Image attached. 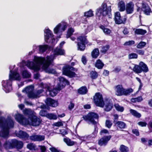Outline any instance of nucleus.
Listing matches in <instances>:
<instances>
[{
	"mask_svg": "<svg viewBox=\"0 0 152 152\" xmlns=\"http://www.w3.org/2000/svg\"><path fill=\"white\" fill-rule=\"evenodd\" d=\"M93 12L92 10H89L87 12L84 13V16H86L87 17H90L93 16Z\"/></svg>",
	"mask_w": 152,
	"mask_h": 152,
	"instance_id": "51",
	"label": "nucleus"
},
{
	"mask_svg": "<svg viewBox=\"0 0 152 152\" xmlns=\"http://www.w3.org/2000/svg\"><path fill=\"white\" fill-rule=\"evenodd\" d=\"M130 113H131L134 116L137 118H140L141 116V114L137 112L136 110L131 109L130 110Z\"/></svg>",
	"mask_w": 152,
	"mask_h": 152,
	"instance_id": "35",
	"label": "nucleus"
},
{
	"mask_svg": "<svg viewBox=\"0 0 152 152\" xmlns=\"http://www.w3.org/2000/svg\"><path fill=\"white\" fill-rule=\"evenodd\" d=\"M45 103L47 105L53 107H57L58 104L57 101L50 98H47Z\"/></svg>",
	"mask_w": 152,
	"mask_h": 152,
	"instance_id": "18",
	"label": "nucleus"
},
{
	"mask_svg": "<svg viewBox=\"0 0 152 152\" xmlns=\"http://www.w3.org/2000/svg\"><path fill=\"white\" fill-rule=\"evenodd\" d=\"M110 48L109 45H106L105 46H103L102 48V50H100L101 53L104 54H105Z\"/></svg>",
	"mask_w": 152,
	"mask_h": 152,
	"instance_id": "47",
	"label": "nucleus"
},
{
	"mask_svg": "<svg viewBox=\"0 0 152 152\" xmlns=\"http://www.w3.org/2000/svg\"><path fill=\"white\" fill-rule=\"evenodd\" d=\"M93 101L96 106L103 107L104 105L102 95L99 92L95 93L93 96Z\"/></svg>",
	"mask_w": 152,
	"mask_h": 152,
	"instance_id": "8",
	"label": "nucleus"
},
{
	"mask_svg": "<svg viewBox=\"0 0 152 152\" xmlns=\"http://www.w3.org/2000/svg\"><path fill=\"white\" fill-rule=\"evenodd\" d=\"M115 109L118 111L122 112L124 110V108L122 106H120L118 104H115L114 105Z\"/></svg>",
	"mask_w": 152,
	"mask_h": 152,
	"instance_id": "41",
	"label": "nucleus"
},
{
	"mask_svg": "<svg viewBox=\"0 0 152 152\" xmlns=\"http://www.w3.org/2000/svg\"><path fill=\"white\" fill-rule=\"evenodd\" d=\"M53 35L52 32L49 28L46 29L45 31L44 37L45 40V42L48 43V41L49 39L50 38H51V43L52 45L54 44L56 39L53 37Z\"/></svg>",
	"mask_w": 152,
	"mask_h": 152,
	"instance_id": "10",
	"label": "nucleus"
},
{
	"mask_svg": "<svg viewBox=\"0 0 152 152\" xmlns=\"http://www.w3.org/2000/svg\"><path fill=\"white\" fill-rule=\"evenodd\" d=\"M83 118L85 121H88L94 125H97V122L95 119H98L99 116L98 114L94 112H90L86 115H83Z\"/></svg>",
	"mask_w": 152,
	"mask_h": 152,
	"instance_id": "6",
	"label": "nucleus"
},
{
	"mask_svg": "<svg viewBox=\"0 0 152 152\" xmlns=\"http://www.w3.org/2000/svg\"><path fill=\"white\" fill-rule=\"evenodd\" d=\"M71 68H74L69 65L64 66L63 69V74L64 75L66 76L69 72L71 71L70 69H71Z\"/></svg>",
	"mask_w": 152,
	"mask_h": 152,
	"instance_id": "29",
	"label": "nucleus"
},
{
	"mask_svg": "<svg viewBox=\"0 0 152 152\" xmlns=\"http://www.w3.org/2000/svg\"><path fill=\"white\" fill-rule=\"evenodd\" d=\"M45 137L44 136L37 135V141H42L44 140Z\"/></svg>",
	"mask_w": 152,
	"mask_h": 152,
	"instance_id": "59",
	"label": "nucleus"
},
{
	"mask_svg": "<svg viewBox=\"0 0 152 152\" xmlns=\"http://www.w3.org/2000/svg\"><path fill=\"white\" fill-rule=\"evenodd\" d=\"M138 124L141 127H145L146 126L147 123L145 122L140 121L138 123Z\"/></svg>",
	"mask_w": 152,
	"mask_h": 152,
	"instance_id": "60",
	"label": "nucleus"
},
{
	"mask_svg": "<svg viewBox=\"0 0 152 152\" xmlns=\"http://www.w3.org/2000/svg\"><path fill=\"white\" fill-rule=\"evenodd\" d=\"M61 30L62 31H64L66 28L67 24L65 22H62L61 23Z\"/></svg>",
	"mask_w": 152,
	"mask_h": 152,
	"instance_id": "56",
	"label": "nucleus"
},
{
	"mask_svg": "<svg viewBox=\"0 0 152 152\" xmlns=\"http://www.w3.org/2000/svg\"><path fill=\"white\" fill-rule=\"evenodd\" d=\"M81 61L84 65H86L87 64V60L86 58V56H83L81 59Z\"/></svg>",
	"mask_w": 152,
	"mask_h": 152,
	"instance_id": "63",
	"label": "nucleus"
},
{
	"mask_svg": "<svg viewBox=\"0 0 152 152\" xmlns=\"http://www.w3.org/2000/svg\"><path fill=\"white\" fill-rule=\"evenodd\" d=\"M40 149L41 152H46V148L44 145H40Z\"/></svg>",
	"mask_w": 152,
	"mask_h": 152,
	"instance_id": "64",
	"label": "nucleus"
},
{
	"mask_svg": "<svg viewBox=\"0 0 152 152\" xmlns=\"http://www.w3.org/2000/svg\"><path fill=\"white\" fill-rule=\"evenodd\" d=\"M147 32L146 30L140 28L136 29L134 31L135 34L137 35H143Z\"/></svg>",
	"mask_w": 152,
	"mask_h": 152,
	"instance_id": "33",
	"label": "nucleus"
},
{
	"mask_svg": "<svg viewBox=\"0 0 152 152\" xmlns=\"http://www.w3.org/2000/svg\"><path fill=\"white\" fill-rule=\"evenodd\" d=\"M48 45H40L39 46V51L40 52L44 53L48 48Z\"/></svg>",
	"mask_w": 152,
	"mask_h": 152,
	"instance_id": "37",
	"label": "nucleus"
},
{
	"mask_svg": "<svg viewBox=\"0 0 152 152\" xmlns=\"http://www.w3.org/2000/svg\"><path fill=\"white\" fill-rule=\"evenodd\" d=\"M133 70L137 74L140 73L142 72L146 73L149 70L147 65L142 61L140 62L139 65H135Z\"/></svg>",
	"mask_w": 152,
	"mask_h": 152,
	"instance_id": "7",
	"label": "nucleus"
},
{
	"mask_svg": "<svg viewBox=\"0 0 152 152\" xmlns=\"http://www.w3.org/2000/svg\"><path fill=\"white\" fill-rule=\"evenodd\" d=\"M132 132L137 136H139L140 135V133L138 130L136 129H132Z\"/></svg>",
	"mask_w": 152,
	"mask_h": 152,
	"instance_id": "62",
	"label": "nucleus"
},
{
	"mask_svg": "<svg viewBox=\"0 0 152 152\" xmlns=\"http://www.w3.org/2000/svg\"><path fill=\"white\" fill-rule=\"evenodd\" d=\"M60 83L58 84V87H60L61 89L65 87L66 85H69V81L65 78L61 77L59 78Z\"/></svg>",
	"mask_w": 152,
	"mask_h": 152,
	"instance_id": "14",
	"label": "nucleus"
},
{
	"mask_svg": "<svg viewBox=\"0 0 152 152\" xmlns=\"http://www.w3.org/2000/svg\"><path fill=\"white\" fill-rule=\"evenodd\" d=\"M135 43L134 41L132 40H129L128 41L126 42L124 44V45L126 46H131L134 45Z\"/></svg>",
	"mask_w": 152,
	"mask_h": 152,
	"instance_id": "58",
	"label": "nucleus"
},
{
	"mask_svg": "<svg viewBox=\"0 0 152 152\" xmlns=\"http://www.w3.org/2000/svg\"><path fill=\"white\" fill-rule=\"evenodd\" d=\"M99 55V50L98 48L94 49L91 52L92 57L94 59L97 58Z\"/></svg>",
	"mask_w": 152,
	"mask_h": 152,
	"instance_id": "25",
	"label": "nucleus"
},
{
	"mask_svg": "<svg viewBox=\"0 0 152 152\" xmlns=\"http://www.w3.org/2000/svg\"><path fill=\"white\" fill-rule=\"evenodd\" d=\"M65 54L64 50L61 48L56 49L54 50V54L55 55H64Z\"/></svg>",
	"mask_w": 152,
	"mask_h": 152,
	"instance_id": "30",
	"label": "nucleus"
},
{
	"mask_svg": "<svg viewBox=\"0 0 152 152\" xmlns=\"http://www.w3.org/2000/svg\"><path fill=\"white\" fill-rule=\"evenodd\" d=\"M54 125L57 127L62 126L63 125L62 122L61 121H58L54 123Z\"/></svg>",
	"mask_w": 152,
	"mask_h": 152,
	"instance_id": "61",
	"label": "nucleus"
},
{
	"mask_svg": "<svg viewBox=\"0 0 152 152\" xmlns=\"http://www.w3.org/2000/svg\"><path fill=\"white\" fill-rule=\"evenodd\" d=\"M23 113L25 116L28 117L27 119H28L34 115L33 112L28 109H25L23 110Z\"/></svg>",
	"mask_w": 152,
	"mask_h": 152,
	"instance_id": "22",
	"label": "nucleus"
},
{
	"mask_svg": "<svg viewBox=\"0 0 152 152\" xmlns=\"http://www.w3.org/2000/svg\"><path fill=\"white\" fill-rule=\"evenodd\" d=\"M40 87L43 89H46V93H48V91L50 89V88L51 86L50 84L44 83L42 82L40 83Z\"/></svg>",
	"mask_w": 152,
	"mask_h": 152,
	"instance_id": "32",
	"label": "nucleus"
},
{
	"mask_svg": "<svg viewBox=\"0 0 152 152\" xmlns=\"http://www.w3.org/2000/svg\"><path fill=\"white\" fill-rule=\"evenodd\" d=\"M99 134L103 136H104L105 134H109V132L106 129H103L101 130L99 133Z\"/></svg>",
	"mask_w": 152,
	"mask_h": 152,
	"instance_id": "53",
	"label": "nucleus"
},
{
	"mask_svg": "<svg viewBox=\"0 0 152 152\" xmlns=\"http://www.w3.org/2000/svg\"><path fill=\"white\" fill-rule=\"evenodd\" d=\"M94 131L93 133L90 135H91L92 138H95L97 135V133L98 132V128L97 126V125H94Z\"/></svg>",
	"mask_w": 152,
	"mask_h": 152,
	"instance_id": "43",
	"label": "nucleus"
},
{
	"mask_svg": "<svg viewBox=\"0 0 152 152\" xmlns=\"http://www.w3.org/2000/svg\"><path fill=\"white\" fill-rule=\"evenodd\" d=\"M10 74L9 75V80H15L20 81L21 77L19 74L17 72H14L12 70H10Z\"/></svg>",
	"mask_w": 152,
	"mask_h": 152,
	"instance_id": "13",
	"label": "nucleus"
},
{
	"mask_svg": "<svg viewBox=\"0 0 152 152\" xmlns=\"http://www.w3.org/2000/svg\"><path fill=\"white\" fill-rule=\"evenodd\" d=\"M61 26V23H59L56 26L53 30L55 34H57L58 33Z\"/></svg>",
	"mask_w": 152,
	"mask_h": 152,
	"instance_id": "49",
	"label": "nucleus"
},
{
	"mask_svg": "<svg viewBox=\"0 0 152 152\" xmlns=\"http://www.w3.org/2000/svg\"><path fill=\"white\" fill-rule=\"evenodd\" d=\"M14 122L11 118L8 120L0 119V126L1 129L0 131V137L7 138L8 137L9 131V129L13 127Z\"/></svg>",
	"mask_w": 152,
	"mask_h": 152,
	"instance_id": "2",
	"label": "nucleus"
},
{
	"mask_svg": "<svg viewBox=\"0 0 152 152\" xmlns=\"http://www.w3.org/2000/svg\"><path fill=\"white\" fill-rule=\"evenodd\" d=\"M17 136L20 138L28 139L29 137V135L25 132L20 130L17 134Z\"/></svg>",
	"mask_w": 152,
	"mask_h": 152,
	"instance_id": "20",
	"label": "nucleus"
},
{
	"mask_svg": "<svg viewBox=\"0 0 152 152\" xmlns=\"http://www.w3.org/2000/svg\"><path fill=\"white\" fill-rule=\"evenodd\" d=\"M104 66V64L100 59H98L95 63V66L98 69H102Z\"/></svg>",
	"mask_w": 152,
	"mask_h": 152,
	"instance_id": "26",
	"label": "nucleus"
},
{
	"mask_svg": "<svg viewBox=\"0 0 152 152\" xmlns=\"http://www.w3.org/2000/svg\"><path fill=\"white\" fill-rule=\"evenodd\" d=\"M90 75L92 79H96L98 76V73L96 71H91L90 72Z\"/></svg>",
	"mask_w": 152,
	"mask_h": 152,
	"instance_id": "46",
	"label": "nucleus"
},
{
	"mask_svg": "<svg viewBox=\"0 0 152 152\" xmlns=\"http://www.w3.org/2000/svg\"><path fill=\"white\" fill-rule=\"evenodd\" d=\"M63 141L67 145L69 146L74 145L75 142L72 141L70 139L67 137L64 138L63 139Z\"/></svg>",
	"mask_w": 152,
	"mask_h": 152,
	"instance_id": "24",
	"label": "nucleus"
},
{
	"mask_svg": "<svg viewBox=\"0 0 152 152\" xmlns=\"http://www.w3.org/2000/svg\"><path fill=\"white\" fill-rule=\"evenodd\" d=\"M138 57L137 55L134 53H132L129 54L128 55V58L129 59L137 58Z\"/></svg>",
	"mask_w": 152,
	"mask_h": 152,
	"instance_id": "52",
	"label": "nucleus"
},
{
	"mask_svg": "<svg viewBox=\"0 0 152 152\" xmlns=\"http://www.w3.org/2000/svg\"><path fill=\"white\" fill-rule=\"evenodd\" d=\"M113 125V123L109 120H107L105 122V126L108 128H110Z\"/></svg>",
	"mask_w": 152,
	"mask_h": 152,
	"instance_id": "54",
	"label": "nucleus"
},
{
	"mask_svg": "<svg viewBox=\"0 0 152 152\" xmlns=\"http://www.w3.org/2000/svg\"><path fill=\"white\" fill-rule=\"evenodd\" d=\"M119 10H126V5L125 2L123 1H120L118 4Z\"/></svg>",
	"mask_w": 152,
	"mask_h": 152,
	"instance_id": "36",
	"label": "nucleus"
},
{
	"mask_svg": "<svg viewBox=\"0 0 152 152\" xmlns=\"http://www.w3.org/2000/svg\"><path fill=\"white\" fill-rule=\"evenodd\" d=\"M15 118L18 122L23 125H29L34 126H39L41 122L40 119L34 115L28 119L23 115L18 113L15 115Z\"/></svg>",
	"mask_w": 152,
	"mask_h": 152,
	"instance_id": "1",
	"label": "nucleus"
},
{
	"mask_svg": "<svg viewBox=\"0 0 152 152\" xmlns=\"http://www.w3.org/2000/svg\"><path fill=\"white\" fill-rule=\"evenodd\" d=\"M115 124L117 127L120 129H124L126 127V124L123 121H117Z\"/></svg>",
	"mask_w": 152,
	"mask_h": 152,
	"instance_id": "28",
	"label": "nucleus"
},
{
	"mask_svg": "<svg viewBox=\"0 0 152 152\" xmlns=\"http://www.w3.org/2000/svg\"><path fill=\"white\" fill-rule=\"evenodd\" d=\"M98 11L101 12L103 17L107 16L109 18H111V10H98Z\"/></svg>",
	"mask_w": 152,
	"mask_h": 152,
	"instance_id": "23",
	"label": "nucleus"
},
{
	"mask_svg": "<svg viewBox=\"0 0 152 152\" xmlns=\"http://www.w3.org/2000/svg\"><path fill=\"white\" fill-rule=\"evenodd\" d=\"M119 150L121 152H129V148L124 145H120Z\"/></svg>",
	"mask_w": 152,
	"mask_h": 152,
	"instance_id": "39",
	"label": "nucleus"
},
{
	"mask_svg": "<svg viewBox=\"0 0 152 152\" xmlns=\"http://www.w3.org/2000/svg\"><path fill=\"white\" fill-rule=\"evenodd\" d=\"M4 146L6 148H16L19 150L23 147V144L22 141L13 139L6 140L4 144Z\"/></svg>",
	"mask_w": 152,
	"mask_h": 152,
	"instance_id": "3",
	"label": "nucleus"
},
{
	"mask_svg": "<svg viewBox=\"0 0 152 152\" xmlns=\"http://www.w3.org/2000/svg\"><path fill=\"white\" fill-rule=\"evenodd\" d=\"M22 75L23 78H27L31 77V75L27 70H25L22 73Z\"/></svg>",
	"mask_w": 152,
	"mask_h": 152,
	"instance_id": "45",
	"label": "nucleus"
},
{
	"mask_svg": "<svg viewBox=\"0 0 152 152\" xmlns=\"http://www.w3.org/2000/svg\"><path fill=\"white\" fill-rule=\"evenodd\" d=\"M111 135L104 136L101 138L98 141V144L100 146H105L108 143V142L111 138Z\"/></svg>",
	"mask_w": 152,
	"mask_h": 152,
	"instance_id": "12",
	"label": "nucleus"
},
{
	"mask_svg": "<svg viewBox=\"0 0 152 152\" xmlns=\"http://www.w3.org/2000/svg\"><path fill=\"white\" fill-rule=\"evenodd\" d=\"M47 117L50 120H56L58 118L56 115L53 113H48L47 114Z\"/></svg>",
	"mask_w": 152,
	"mask_h": 152,
	"instance_id": "44",
	"label": "nucleus"
},
{
	"mask_svg": "<svg viewBox=\"0 0 152 152\" xmlns=\"http://www.w3.org/2000/svg\"><path fill=\"white\" fill-rule=\"evenodd\" d=\"M97 10H111V6H107L106 3L103 2L101 6V7Z\"/></svg>",
	"mask_w": 152,
	"mask_h": 152,
	"instance_id": "38",
	"label": "nucleus"
},
{
	"mask_svg": "<svg viewBox=\"0 0 152 152\" xmlns=\"http://www.w3.org/2000/svg\"><path fill=\"white\" fill-rule=\"evenodd\" d=\"M77 40V50H78L84 51L86 48V45L88 43V41L86 37L80 36L78 37Z\"/></svg>",
	"mask_w": 152,
	"mask_h": 152,
	"instance_id": "5",
	"label": "nucleus"
},
{
	"mask_svg": "<svg viewBox=\"0 0 152 152\" xmlns=\"http://www.w3.org/2000/svg\"><path fill=\"white\" fill-rule=\"evenodd\" d=\"M145 42L141 41L137 45V48H138L142 49L146 45Z\"/></svg>",
	"mask_w": 152,
	"mask_h": 152,
	"instance_id": "50",
	"label": "nucleus"
},
{
	"mask_svg": "<svg viewBox=\"0 0 152 152\" xmlns=\"http://www.w3.org/2000/svg\"><path fill=\"white\" fill-rule=\"evenodd\" d=\"M27 66L35 72H37L40 69V67L37 63L29 61L27 62Z\"/></svg>",
	"mask_w": 152,
	"mask_h": 152,
	"instance_id": "16",
	"label": "nucleus"
},
{
	"mask_svg": "<svg viewBox=\"0 0 152 152\" xmlns=\"http://www.w3.org/2000/svg\"><path fill=\"white\" fill-rule=\"evenodd\" d=\"M126 20L127 17H126L125 16L123 18V20H122L121 17L119 12H117L115 13L114 20L116 24L118 25L121 24H125Z\"/></svg>",
	"mask_w": 152,
	"mask_h": 152,
	"instance_id": "9",
	"label": "nucleus"
},
{
	"mask_svg": "<svg viewBox=\"0 0 152 152\" xmlns=\"http://www.w3.org/2000/svg\"><path fill=\"white\" fill-rule=\"evenodd\" d=\"M134 6L133 3L130 1L126 4V10H133Z\"/></svg>",
	"mask_w": 152,
	"mask_h": 152,
	"instance_id": "42",
	"label": "nucleus"
},
{
	"mask_svg": "<svg viewBox=\"0 0 152 152\" xmlns=\"http://www.w3.org/2000/svg\"><path fill=\"white\" fill-rule=\"evenodd\" d=\"M78 93L80 94L84 95L86 94L88 91L86 86H83L80 88L77 91Z\"/></svg>",
	"mask_w": 152,
	"mask_h": 152,
	"instance_id": "27",
	"label": "nucleus"
},
{
	"mask_svg": "<svg viewBox=\"0 0 152 152\" xmlns=\"http://www.w3.org/2000/svg\"><path fill=\"white\" fill-rule=\"evenodd\" d=\"M61 90L60 87L52 88V86L50 87V89L48 91V94L51 97H54L56 96L57 94L58 91H60Z\"/></svg>",
	"mask_w": 152,
	"mask_h": 152,
	"instance_id": "17",
	"label": "nucleus"
},
{
	"mask_svg": "<svg viewBox=\"0 0 152 152\" xmlns=\"http://www.w3.org/2000/svg\"><path fill=\"white\" fill-rule=\"evenodd\" d=\"M31 88H34V86L32 85L28 86L26 87L23 91H25L28 93V96L29 98H36L38 95L34 93L32 90H30Z\"/></svg>",
	"mask_w": 152,
	"mask_h": 152,
	"instance_id": "11",
	"label": "nucleus"
},
{
	"mask_svg": "<svg viewBox=\"0 0 152 152\" xmlns=\"http://www.w3.org/2000/svg\"><path fill=\"white\" fill-rule=\"evenodd\" d=\"M66 76L69 77L70 78H72L76 77L77 74L75 72L70 71Z\"/></svg>",
	"mask_w": 152,
	"mask_h": 152,
	"instance_id": "57",
	"label": "nucleus"
},
{
	"mask_svg": "<svg viewBox=\"0 0 152 152\" xmlns=\"http://www.w3.org/2000/svg\"><path fill=\"white\" fill-rule=\"evenodd\" d=\"M99 27L102 30L104 33L106 35H109L110 34L111 31L109 28H106L105 26L101 25L99 26Z\"/></svg>",
	"mask_w": 152,
	"mask_h": 152,
	"instance_id": "31",
	"label": "nucleus"
},
{
	"mask_svg": "<svg viewBox=\"0 0 152 152\" xmlns=\"http://www.w3.org/2000/svg\"><path fill=\"white\" fill-rule=\"evenodd\" d=\"M49 64L47 63L45 64L46 70L49 73L54 74L56 73L55 70L53 68H50L48 67Z\"/></svg>",
	"mask_w": 152,
	"mask_h": 152,
	"instance_id": "34",
	"label": "nucleus"
},
{
	"mask_svg": "<svg viewBox=\"0 0 152 152\" xmlns=\"http://www.w3.org/2000/svg\"><path fill=\"white\" fill-rule=\"evenodd\" d=\"M113 107V103L110 100L106 101L104 110L105 111H110Z\"/></svg>",
	"mask_w": 152,
	"mask_h": 152,
	"instance_id": "21",
	"label": "nucleus"
},
{
	"mask_svg": "<svg viewBox=\"0 0 152 152\" xmlns=\"http://www.w3.org/2000/svg\"><path fill=\"white\" fill-rule=\"evenodd\" d=\"M74 32V29L72 28H69L67 31V33L66 34V38H68L71 36L73 34V33Z\"/></svg>",
	"mask_w": 152,
	"mask_h": 152,
	"instance_id": "40",
	"label": "nucleus"
},
{
	"mask_svg": "<svg viewBox=\"0 0 152 152\" xmlns=\"http://www.w3.org/2000/svg\"><path fill=\"white\" fill-rule=\"evenodd\" d=\"M11 80H10L9 79L6 81L3 80L2 82L3 87L6 89L11 88L12 86V81Z\"/></svg>",
	"mask_w": 152,
	"mask_h": 152,
	"instance_id": "19",
	"label": "nucleus"
},
{
	"mask_svg": "<svg viewBox=\"0 0 152 152\" xmlns=\"http://www.w3.org/2000/svg\"><path fill=\"white\" fill-rule=\"evenodd\" d=\"M100 11L97 10L96 15V18L97 20H100L103 18V17Z\"/></svg>",
	"mask_w": 152,
	"mask_h": 152,
	"instance_id": "48",
	"label": "nucleus"
},
{
	"mask_svg": "<svg viewBox=\"0 0 152 152\" xmlns=\"http://www.w3.org/2000/svg\"><path fill=\"white\" fill-rule=\"evenodd\" d=\"M137 10H151L148 5L145 2H138L136 4Z\"/></svg>",
	"mask_w": 152,
	"mask_h": 152,
	"instance_id": "15",
	"label": "nucleus"
},
{
	"mask_svg": "<svg viewBox=\"0 0 152 152\" xmlns=\"http://www.w3.org/2000/svg\"><path fill=\"white\" fill-rule=\"evenodd\" d=\"M27 147L28 149L30 150H35L36 146L35 145H34L33 143H30V144H28L27 145Z\"/></svg>",
	"mask_w": 152,
	"mask_h": 152,
	"instance_id": "55",
	"label": "nucleus"
},
{
	"mask_svg": "<svg viewBox=\"0 0 152 152\" xmlns=\"http://www.w3.org/2000/svg\"><path fill=\"white\" fill-rule=\"evenodd\" d=\"M115 91V94L118 96H121L124 95L126 96L132 92L133 90L131 88L127 89L124 88L122 85H118L114 87Z\"/></svg>",
	"mask_w": 152,
	"mask_h": 152,
	"instance_id": "4",
	"label": "nucleus"
}]
</instances>
